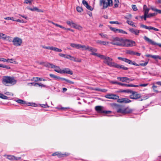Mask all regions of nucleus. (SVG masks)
<instances>
[{"label":"nucleus","mask_w":161,"mask_h":161,"mask_svg":"<svg viewBox=\"0 0 161 161\" xmlns=\"http://www.w3.org/2000/svg\"><path fill=\"white\" fill-rule=\"evenodd\" d=\"M111 106L115 108L117 113L123 114H130L133 111V110L127 107L123 108L122 106L117 104L115 103H111Z\"/></svg>","instance_id":"nucleus-1"},{"label":"nucleus","mask_w":161,"mask_h":161,"mask_svg":"<svg viewBox=\"0 0 161 161\" xmlns=\"http://www.w3.org/2000/svg\"><path fill=\"white\" fill-rule=\"evenodd\" d=\"M92 54L102 59H103L104 60L103 62L104 63L107 64L109 66L113 67V66H114L115 63L112 62L113 59L110 57H106L103 55L99 54L96 53H93Z\"/></svg>","instance_id":"nucleus-2"},{"label":"nucleus","mask_w":161,"mask_h":161,"mask_svg":"<svg viewBox=\"0 0 161 161\" xmlns=\"http://www.w3.org/2000/svg\"><path fill=\"white\" fill-rule=\"evenodd\" d=\"M17 80L14 78L9 76H5L3 78L2 82L3 84H10L13 85L15 84Z\"/></svg>","instance_id":"nucleus-3"},{"label":"nucleus","mask_w":161,"mask_h":161,"mask_svg":"<svg viewBox=\"0 0 161 161\" xmlns=\"http://www.w3.org/2000/svg\"><path fill=\"white\" fill-rule=\"evenodd\" d=\"M111 43L113 45H117L120 47H124V39L122 38L115 37Z\"/></svg>","instance_id":"nucleus-4"},{"label":"nucleus","mask_w":161,"mask_h":161,"mask_svg":"<svg viewBox=\"0 0 161 161\" xmlns=\"http://www.w3.org/2000/svg\"><path fill=\"white\" fill-rule=\"evenodd\" d=\"M100 4L103 5V8H107L108 7H111L113 5L112 0H100Z\"/></svg>","instance_id":"nucleus-5"},{"label":"nucleus","mask_w":161,"mask_h":161,"mask_svg":"<svg viewBox=\"0 0 161 161\" xmlns=\"http://www.w3.org/2000/svg\"><path fill=\"white\" fill-rule=\"evenodd\" d=\"M136 42L131 40L124 39V47H131L135 46Z\"/></svg>","instance_id":"nucleus-6"},{"label":"nucleus","mask_w":161,"mask_h":161,"mask_svg":"<svg viewBox=\"0 0 161 161\" xmlns=\"http://www.w3.org/2000/svg\"><path fill=\"white\" fill-rule=\"evenodd\" d=\"M130 93H131V94L130 96L129 97L131 99H137L140 98L141 97L140 94L138 93L135 91H131Z\"/></svg>","instance_id":"nucleus-7"},{"label":"nucleus","mask_w":161,"mask_h":161,"mask_svg":"<svg viewBox=\"0 0 161 161\" xmlns=\"http://www.w3.org/2000/svg\"><path fill=\"white\" fill-rule=\"evenodd\" d=\"M12 41L13 45L16 46H20L22 43V40L21 38L17 37H14Z\"/></svg>","instance_id":"nucleus-8"},{"label":"nucleus","mask_w":161,"mask_h":161,"mask_svg":"<svg viewBox=\"0 0 161 161\" xmlns=\"http://www.w3.org/2000/svg\"><path fill=\"white\" fill-rule=\"evenodd\" d=\"M144 39L149 43L153 45H157L161 47V44L157 43L154 41H153L151 39H149L146 36L144 37Z\"/></svg>","instance_id":"nucleus-9"},{"label":"nucleus","mask_w":161,"mask_h":161,"mask_svg":"<svg viewBox=\"0 0 161 161\" xmlns=\"http://www.w3.org/2000/svg\"><path fill=\"white\" fill-rule=\"evenodd\" d=\"M117 79L122 82L127 83H129L130 82L133 81L134 80V79L130 78L127 77H117Z\"/></svg>","instance_id":"nucleus-10"},{"label":"nucleus","mask_w":161,"mask_h":161,"mask_svg":"<svg viewBox=\"0 0 161 161\" xmlns=\"http://www.w3.org/2000/svg\"><path fill=\"white\" fill-rule=\"evenodd\" d=\"M105 97L108 99L117 100L119 98L118 96L113 94H107L105 96Z\"/></svg>","instance_id":"nucleus-11"},{"label":"nucleus","mask_w":161,"mask_h":161,"mask_svg":"<svg viewBox=\"0 0 161 161\" xmlns=\"http://www.w3.org/2000/svg\"><path fill=\"white\" fill-rule=\"evenodd\" d=\"M117 101L118 103H127L131 102L132 101L128 98H122L120 99L118 98Z\"/></svg>","instance_id":"nucleus-12"},{"label":"nucleus","mask_w":161,"mask_h":161,"mask_svg":"<svg viewBox=\"0 0 161 161\" xmlns=\"http://www.w3.org/2000/svg\"><path fill=\"white\" fill-rule=\"evenodd\" d=\"M60 72H61V74H67L70 75L73 74V71L67 68H64L63 69H62Z\"/></svg>","instance_id":"nucleus-13"},{"label":"nucleus","mask_w":161,"mask_h":161,"mask_svg":"<svg viewBox=\"0 0 161 161\" xmlns=\"http://www.w3.org/2000/svg\"><path fill=\"white\" fill-rule=\"evenodd\" d=\"M140 26L141 27H142V28H145V29H148L149 30H153L154 31H159V30L158 29L155 28L154 27L151 26H148L146 25H143L142 24H141L140 25Z\"/></svg>","instance_id":"nucleus-14"},{"label":"nucleus","mask_w":161,"mask_h":161,"mask_svg":"<svg viewBox=\"0 0 161 161\" xmlns=\"http://www.w3.org/2000/svg\"><path fill=\"white\" fill-rule=\"evenodd\" d=\"M118 59L123 61L129 64H132L133 63V61L132 62L131 60L125 58H121L119 57L118 58Z\"/></svg>","instance_id":"nucleus-15"},{"label":"nucleus","mask_w":161,"mask_h":161,"mask_svg":"<svg viewBox=\"0 0 161 161\" xmlns=\"http://www.w3.org/2000/svg\"><path fill=\"white\" fill-rule=\"evenodd\" d=\"M31 80L35 82H37L40 81H47V80L45 79H43L42 78L34 77L31 79Z\"/></svg>","instance_id":"nucleus-16"},{"label":"nucleus","mask_w":161,"mask_h":161,"mask_svg":"<svg viewBox=\"0 0 161 161\" xmlns=\"http://www.w3.org/2000/svg\"><path fill=\"white\" fill-rule=\"evenodd\" d=\"M103 107L97 106L95 107V109L98 113H103Z\"/></svg>","instance_id":"nucleus-17"},{"label":"nucleus","mask_w":161,"mask_h":161,"mask_svg":"<svg viewBox=\"0 0 161 161\" xmlns=\"http://www.w3.org/2000/svg\"><path fill=\"white\" fill-rule=\"evenodd\" d=\"M129 31L132 33L136 35H138L140 33V31L135 29L134 28H130Z\"/></svg>","instance_id":"nucleus-18"},{"label":"nucleus","mask_w":161,"mask_h":161,"mask_svg":"<svg viewBox=\"0 0 161 161\" xmlns=\"http://www.w3.org/2000/svg\"><path fill=\"white\" fill-rule=\"evenodd\" d=\"M157 14V13H150L149 14H148L145 15V20H146L147 19V18H150L151 17H153L155 16Z\"/></svg>","instance_id":"nucleus-19"},{"label":"nucleus","mask_w":161,"mask_h":161,"mask_svg":"<svg viewBox=\"0 0 161 161\" xmlns=\"http://www.w3.org/2000/svg\"><path fill=\"white\" fill-rule=\"evenodd\" d=\"M150 9L151 8H147V6L146 5H144L143 6V9L144 11V14H145L146 15V14H148L149 11Z\"/></svg>","instance_id":"nucleus-20"},{"label":"nucleus","mask_w":161,"mask_h":161,"mask_svg":"<svg viewBox=\"0 0 161 161\" xmlns=\"http://www.w3.org/2000/svg\"><path fill=\"white\" fill-rule=\"evenodd\" d=\"M148 62H145L144 63H140L139 64H137L134 61H133V63L132 64L136 66H146L148 64Z\"/></svg>","instance_id":"nucleus-21"},{"label":"nucleus","mask_w":161,"mask_h":161,"mask_svg":"<svg viewBox=\"0 0 161 161\" xmlns=\"http://www.w3.org/2000/svg\"><path fill=\"white\" fill-rule=\"evenodd\" d=\"M96 43L97 44H99L101 45H106L109 43V42H106L101 40H97L96 41Z\"/></svg>","instance_id":"nucleus-22"},{"label":"nucleus","mask_w":161,"mask_h":161,"mask_svg":"<svg viewBox=\"0 0 161 161\" xmlns=\"http://www.w3.org/2000/svg\"><path fill=\"white\" fill-rule=\"evenodd\" d=\"M44 66L45 67H48V68H53V67H54V65L50 63H44Z\"/></svg>","instance_id":"nucleus-23"},{"label":"nucleus","mask_w":161,"mask_h":161,"mask_svg":"<svg viewBox=\"0 0 161 161\" xmlns=\"http://www.w3.org/2000/svg\"><path fill=\"white\" fill-rule=\"evenodd\" d=\"M53 68H55L54 71L57 73L61 74V72H60L61 71V70L62 69H61L59 67L55 66L54 65V67H53Z\"/></svg>","instance_id":"nucleus-24"},{"label":"nucleus","mask_w":161,"mask_h":161,"mask_svg":"<svg viewBox=\"0 0 161 161\" xmlns=\"http://www.w3.org/2000/svg\"><path fill=\"white\" fill-rule=\"evenodd\" d=\"M69 154L68 153H65L64 154H62L61 153H59V152L58 157V158H60L64 157V156H68L69 155Z\"/></svg>","instance_id":"nucleus-25"},{"label":"nucleus","mask_w":161,"mask_h":161,"mask_svg":"<svg viewBox=\"0 0 161 161\" xmlns=\"http://www.w3.org/2000/svg\"><path fill=\"white\" fill-rule=\"evenodd\" d=\"M16 101L17 103H19L20 104H21L27 105V103L25 101L21 99H18Z\"/></svg>","instance_id":"nucleus-26"},{"label":"nucleus","mask_w":161,"mask_h":161,"mask_svg":"<svg viewBox=\"0 0 161 161\" xmlns=\"http://www.w3.org/2000/svg\"><path fill=\"white\" fill-rule=\"evenodd\" d=\"M73 24V25L72 27L76 29L80 30L82 28V27L79 25H77L75 23Z\"/></svg>","instance_id":"nucleus-27"},{"label":"nucleus","mask_w":161,"mask_h":161,"mask_svg":"<svg viewBox=\"0 0 161 161\" xmlns=\"http://www.w3.org/2000/svg\"><path fill=\"white\" fill-rule=\"evenodd\" d=\"M119 4V0H114V8H116L118 7Z\"/></svg>","instance_id":"nucleus-28"},{"label":"nucleus","mask_w":161,"mask_h":161,"mask_svg":"<svg viewBox=\"0 0 161 161\" xmlns=\"http://www.w3.org/2000/svg\"><path fill=\"white\" fill-rule=\"evenodd\" d=\"M123 65H119L117 63H115L114 64V66H113V67L118 69H122Z\"/></svg>","instance_id":"nucleus-29"},{"label":"nucleus","mask_w":161,"mask_h":161,"mask_svg":"<svg viewBox=\"0 0 161 161\" xmlns=\"http://www.w3.org/2000/svg\"><path fill=\"white\" fill-rule=\"evenodd\" d=\"M151 9H152L153 11H156L159 14H161V10L158 9L156 8H155L154 7H151Z\"/></svg>","instance_id":"nucleus-30"},{"label":"nucleus","mask_w":161,"mask_h":161,"mask_svg":"<svg viewBox=\"0 0 161 161\" xmlns=\"http://www.w3.org/2000/svg\"><path fill=\"white\" fill-rule=\"evenodd\" d=\"M65 80H64L66 82H64V83L65 84H67V83H69L70 84H74V82L73 81H72L68 79H66L65 78Z\"/></svg>","instance_id":"nucleus-31"},{"label":"nucleus","mask_w":161,"mask_h":161,"mask_svg":"<svg viewBox=\"0 0 161 161\" xmlns=\"http://www.w3.org/2000/svg\"><path fill=\"white\" fill-rule=\"evenodd\" d=\"M135 52L130 50H128L126 52V53L132 55H135Z\"/></svg>","instance_id":"nucleus-32"},{"label":"nucleus","mask_w":161,"mask_h":161,"mask_svg":"<svg viewBox=\"0 0 161 161\" xmlns=\"http://www.w3.org/2000/svg\"><path fill=\"white\" fill-rule=\"evenodd\" d=\"M2 38L4 39H6L9 42H11L12 41L11 37L9 36H6L5 37H3Z\"/></svg>","instance_id":"nucleus-33"},{"label":"nucleus","mask_w":161,"mask_h":161,"mask_svg":"<svg viewBox=\"0 0 161 161\" xmlns=\"http://www.w3.org/2000/svg\"><path fill=\"white\" fill-rule=\"evenodd\" d=\"M0 67L3 68L7 69H10V67L8 65H4L3 64H0Z\"/></svg>","instance_id":"nucleus-34"},{"label":"nucleus","mask_w":161,"mask_h":161,"mask_svg":"<svg viewBox=\"0 0 161 161\" xmlns=\"http://www.w3.org/2000/svg\"><path fill=\"white\" fill-rule=\"evenodd\" d=\"M0 98L4 99H8V97L1 93H0Z\"/></svg>","instance_id":"nucleus-35"},{"label":"nucleus","mask_w":161,"mask_h":161,"mask_svg":"<svg viewBox=\"0 0 161 161\" xmlns=\"http://www.w3.org/2000/svg\"><path fill=\"white\" fill-rule=\"evenodd\" d=\"M99 35H100V36H101L102 38H106L107 39L108 38V36L106 34H104V33H99Z\"/></svg>","instance_id":"nucleus-36"},{"label":"nucleus","mask_w":161,"mask_h":161,"mask_svg":"<svg viewBox=\"0 0 161 161\" xmlns=\"http://www.w3.org/2000/svg\"><path fill=\"white\" fill-rule=\"evenodd\" d=\"M66 23L68 25H69V26H71L72 27V26L73 25V24H74L75 23L73 22V21L72 20L71 21H67Z\"/></svg>","instance_id":"nucleus-37"},{"label":"nucleus","mask_w":161,"mask_h":161,"mask_svg":"<svg viewBox=\"0 0 161 161\" xmlns=\"http://www.w3.org/2000/svg\"><path fill=\"white\" fill-rule=\"evenodd\" d=\"M76 10L77 12L81 13L83 11V9L81 7L78 6L76 7Z\"/></svg>","instance_id":"nucleus-38"},{"label":"nucleus","mask_w":161,"mask_h":161,"mask_svg":"<svg viewBox=\"0 0 161 161\" xmlns=\"http://www.w3.org/2000/svg\"><path fill=\"white\" fill-rule=\"evenodd\" d=\"M7 158L10 160H14V156L13 155H8L7 156Z\"/></svg>","instance_id":"nucleus-39"},{"label":"nucleus","mask_w":161,"mask_h":161,"mask_svg":"<svg viewBox=\"0 0 161 161\" xmlns=\"http://www.w3.org/2000/svg\"><path fill=\"white\" fill-rule=\"evenodd\" d=\"M27 8L33 11H37V10H38V8L36 7H34L33 8Z\"/></svg>","instance_id":"nucleus-40"},{"label":"nucleus","mask_w":161,"mask_h":161,"mask_svg":"<svg viewBox=\"0 0 161 161\" xmlns=\"http://www.w3.org/2000/svg\"><path fill=\"white\" fill-rule=\"evenodd\" d=\"M132 90H121L120 92H123L130 93Z\"/></svg>","instance_id":"nucleus-41"},{"label":"nucleus","mask_w":161,"mask_h":161,"mask_svg":"<svg viewBox=\"0 0 161 161\" xmlns=\"http://www.w3.org/2000/svg\"><path fill=\"white\" fill-rule=\"evenodd\" d=\"M118 32L121 34H127L126 32L120 29H118Z\"/></svg>","instance_id":"nucleus-42"},{"label":"nucleus","mask_w":161,"mask_h":161,"mask_svg":"<svg viewBox=\"0 0 161 161\" xmlns=\"http://www.w3.org/2000/svg\"><path fill=\"white\" fill-rule=\"evenodd\" d=\"M145 56L147 57H151L155 59L156 58L155 55H152L150 54H147Z\"/></svg>","instance_id":"nucleus-43"},{"label":"nucleus","mask_w":161,"mask_h":161,"mask_svg":"<svg viewBox=\"0 0 161 161\" xmlns=\"http://www.w3.org/2000/svg\"><path fill=\"white\" fill-rule=\"evenodd\" d=\"M85 7L88 9L89 10H90L91 11H92L93 10V8H92L89 5L88 3L86 5Z\"/></svg>","instance_id":"nucleus-44"},{"label":"nucleus","mask_w":161,"mask_h":161,"mask_svg":"<svg viewBox=\"0 0 161 161\" xmlns=\"http://www.w3.org/2000/svg\"><path fill=\"white\" fill-rule=\"evenodd\" d=\"M110 29L111 31L114 32H118V29H116L115 28H114L110 27Z\"/></svg>","instance_id":"nucleus-45"},{"label":"nucleus","mask_w":161,"mask_h":161,"mask_svg":"<svg viewBox=\"0 0 161 161\" xmlns=\"http://www.w3.org/2000/svg\"><path fill=\"white\" fill-rule=\"evenodd\" d=\"M33 0H25L24 3L31 5Z\"/></svg>","instance_id":"nucleus-46"},{"label":"nucleus","mask_w":161,"mask_h":161,"mask_svg":"<svg viewBox=\"0 0 161 161\" xmlns=\"http://www.w3.org/2000/svg\"><path fill=\"white\" fill-rule=\"evenodd\" d=\"M139 86L138 85H135L132 84H127V87H138Z\"/></svg>","instance_id":"nucleus-47"},{"label":"nucleus","mask_w":161,"mask_h":161,"mask_svg":"<svg viewBox=\"0 0 161 161\" xmlns=\"http://www.w3.org/2000/svg\"><path fill=\"white\" fill-rule=\"evenodd\" d=\"M38 83L36 82H32L28 84V85H31L32 86H36L37 85H38Z\"/></svg>","instance_id":"nucleus-48"},{"label":"nucleus","mask_w":161,"mask_h":161,"mask_svg":"<svg viewBox=\"0 0 161 161\" xmlns=\"http://www.w3.org/2000/svg\"><path fill=\"white\" fill-rule=\"evenodd\" d=\"M132 8L133 10L134 11H136L137 10V7L135 5H132Z\"/></svg>","instance_id":"nucleus-49"},{"label":"nucleus","mask_w":161,"mask_h":161,"mask_svg":"<svg viewBox=\"0 0 161 161\" xmlns=\"http://www.w3.org/2000/svg\"><path fill=\"white\" fill-rule=\"evenodd\" d=\"M64 79L65 78L60 77L59 76H56L55 79H56L57 80H65Z\"/></svg>","instance_id":"nucleus-50"},{"label":"nucleus","mask_w":161,"mask_h":161,"mask_svg":"<svg viewBox=\"0 0 161 161\" xmlns=\"http://www.w3.org/2000/svg\"><path fill=\"white\" fill-rule=\"evenodd\" d=\"M41 107L44 108H48L49 106L47 105V103H46L45 104H41Z\"/></svg>","instance_id":"nucleus-51"},{"label":"nucleus","mask_w":161,"mask_h":161,"mask_svg":"<svg viewBox=\"0 0 161 161\" xmlns=\"http://www.w3.org/2000/svg\"><path fill=\"white\" fill-rule=\"evenodd\" d=\"M96 90L98 91H99L105 92H106L107 91L106 89H96Z\"/></svg>","instance_id":"nucleus-52"},{"label":"nucleus","mask_w":161,"mask_h":161,"mask_svg":"<svg viewBox=\"0 0 161 161\" xmlns=\"http://www.w3.org/2000/svg\"><path fill=\"white\" fill-rule=\"evenodd\" d=\"M42 47L43 48L48 49H50V50H51V49H52V47H50V46H42Z\"/></svg>","instance_id":"nucleus-53"},{"label":"nucleus","mask_w":161,"mask_h":161,"mask_svg":"<svg viewBox=\"0 0 161 161\" xmlns=\"http://www.w3.org/2000/svg\"><path fill=\"white\" fill-rule=\"evenodd\" d=\"M109 23L111 24H119V23L117 21H110L109 22Z\"/></svg>","instance_id":"nucleus-54"},{"label":"nucleus","mask_w":161,"mask_h":161,"mask_svg":"<svg viewBox=\"0 0 161 161\" xmlns=\"http://www.w3.org/2000/svg\"><path fill=\"white\" fill-rule=\"evenodd\" d=\"M127 23L129 25H132L134 23L132 21L127 20L126 21Z\"/></svg>","instance_id":"nucleus-55"},{"label":"nucleus","mask_w":161,"mask_h":161,"mask_svg":"<svg viewBox=\"0 0 161 161\" xmlns=\"http://www.w3.org/2000/svg\"><path fill=\"white\" fill-rule=\"evenodd\" d=\"M15 21L22 23L26 22H25L23 20H20V19H17V20H15Z\"/></svg>","instance_id":"nucleus-56"},{"label":"nucleus","mask_w":161,"mask_h":161,"mask_svg":"<svg viewBox=\"0 0 161 161\" xmlns=\"http://www.w3.org/2000/svg\"><path fill=\"white\" fill-rule=\"evenodd\" d=\"M13 59L11 58V59H7V60H6V62H8V63H13Z\"/></svg>","instance_id":"nucleus-57"},{"label":"nucleus","mask_w":161,"mask_h":161,"mask_svg":"<svg viewBox=\"0 0 161 161\" xmlns=\"http://www.w3.org/2000/svg\"><path fill=\"white\" fill-rule=\"evenodd\" d=\"M127 84L123 83L121 82H119V83H118V85H120L122 86H125L126 87L127 86Z\"/></svg>","instance_id":"nucleus-58"},{"label":"nucleus","mask_w":161,"mask_h":161,"mask_svg":"<svg viewBox=\"0 0 161 161\" xmlns=\"http://www.w3.org/2000/svg\"><path fill=\"white\" fill-rule=\"evenodd\" d=\"M97 51V50L96 48H92V53H91V54L93 55H94L92 54L93 53H95L94 52H96Z\"/></svg>","instance_id":"nucleus-59"},{"label":"nucleus","mask_w":161,"mask_h":161,"mask_svg":"<svg viewBox=\"0 0 161 161\" xmlns=\"http://www.w3.org/2000/svg\"><path fill=\"white\" fill-rule=\"evenodd\" d=\"M58 48L56 47H52V50L54 51L55 52H57Z\"/></svg>","instance_id":"nucleus-60"},{"label":"nucleus","mask_w":161,"mask_h":161,"mask_svg":"<svg viewBox=\"0 0 161 161\" xmlns=\"http://www.w3.org/2000/svg\"><path fill=\"white\" fill-rule=\"evenodd\" d=\"M111 113V111H105L103 110V113L105 114H108Z\"/></svg>","instance_id":"nucleus-61"},{"label":"nucleus","mask_w":161,"mask_h":161,"mask_svg":"<svg viewBox=\"0 0 161 161\" xmlns=\"http://www.w3.org/2000/svg\"><path fill=\"white\" fill-rule=\"evenodd\" d=\"M86 48L87 49V50H88L89 51H91V52H92V47L87 46Z\"/></svg>","instance_id":"nucleus-62"},{"label":"nucleus","mask_w":161,"mask_h":161,"mask_svg":"<svg viewBox=\"0 0 161 161\" xmlns=\"http://www.w3.org/2000/svg\"><path fill=\"white\" fill-rule=\"evenodd\" d=\"M77 45V44H76L75 43H71L70 46L73 47H75L76 48V46Z\"/></svg>","instance_id":"nucleus-63"},{"label":"nucleus","mask_w":161,"mask_h":161,"mask_svg":"<svg viewBox=\"0 0 161 161\" xmlns=\"http://www.w3.org/2000/svg\"><path fill=\"white\" fill-rule=\"evenodd\" d=\"M82 3L85 6H86V4H87L88 3L85 0H83L82 1Z\"/></svg>","instance_id":"nucleus-64"}]
</instances>
